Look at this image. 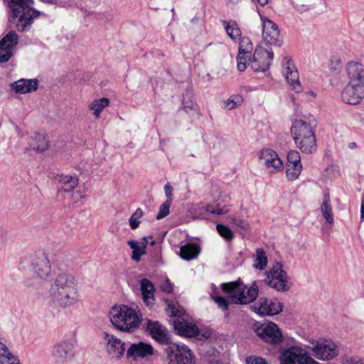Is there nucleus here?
I'll list each match as a JSON object with an SVG mask.
<instances>
[{
  "label": "nucleus",
  "instance_id": "nucleus-31",
  "mask_svg": "<svg viewBox=\"0 0 364 364\" xmlns=\"http://www.w3.org/2000/svg\"><path fill=\"white\" fill-rule=\"evenodd\" d=\"M0 364H21L18 357L14 355L1 342H0Z\"/></svg>",
  "mask_w": 364,
  "mask_h": 364
},
{
  "label": "nucleus",
  "instance_id": "nucleus-45",
  "mask_svg": "<svg viewBox=\"0 0 364 364\" xmlns=\"http://www.w3.org/2000/svg\"><path fill=\"white\" fill-rule=\"evenodd\" d=\"M205 210L208 213L215 214V215H223L228 213L227 209L221 208L218 205L213 206L211 205H208L205 206Z\"/></svg>",
  "mask_w": 364,
  "mask_h": 364
},
{
  "label": "nucleus",
  "instance_id": "nucleus-49",
  "mask_svg": "<svg viewBox=\"0 0 364 364\" xmlns=\"http://www.w3.org/2000/svg\"><path fill=\"white\" fill-rule=\"evenodd\" d=\"M161 289L162 291L166 292V293L171 292L173 290V287H172L171 283L168 280L165 281L161 285Z\"/></svg>",
  "mask_w": 364,
  "mask_h": 364
},
{
  "label": "nucleus",
  "instance_id": "nucleus-57",
  "mask_svg": "<svg viewBox=\"0 0 364 364\" xmlns=\"http://www.w3.org/2000/svg\"><path fill=\"white\" fill-rule=\"evenodd\" d=\"M148 243V240H147V238L146 237H143V242L141 243V245H143L144 244H146V245H147Z\"/></svg>",
  "mask_w": 364,
  "mask_h": 364
},
{
  "label": "nucleus",
  "instance_id": "nucleus-33",
  "mask_svg": "<svg viewBox=\"0 0 364 364\" xmlns=\"http://www.w3.org/2000/svg\"><path fill=\"white\" fill-rule=\"evenodd\" d=\"M109 104L108 98L102 97L100 99L93 100L89 105V109L93 111V115L95 118H99L101 112L107 107Z\"/></svg>",
  "mask_w": 364,
  "mask_h": 364
},
{
  "label": "nucleus",
  "instance_id": "nucleus-48",
  "mask_svg": "<svg viewBox=\"0 0 364 364\" xmlns=\"http://www.w3.org/2000/svg\"><path fill=\"white\" fill-rule=\"evenodd\" d=\"M7 241L8 232L5 230L0 228V252L4 248Z\"/></svg>",
  "mask_w": 364,
  "mask_h": 364
},
{
  "label": "nucleus",
  "instance_id": "nucleus-17",
  "mask_svg": "<svg viewBox=\"0 0 364 364\" xmlns=\"http://www.w3.org/2000/svg\"><path fill=\"white\" fill-rule=\"evenodd\" d=\"M103 338L106 343L107 354L114 359H121L126 351L125 343L113 334L107 332L103 333Z\"/></svg>",
  "mask_w": 364,
  "mask_h": 364
},
{
  "label": "nucleus",
  "instance_id": "nucleus-12",
  "mask_svg": "<svg viewBox=\"0 0 364 364\" xmlns=\"http://www.w3.org/2000/svg\"><path fill=\"white\" fill-rule=\"evenodd\" d=\"M260 16L262 24V38L266 45L281 46L283 38L280 33L278 25L266 16Z\"/></svg>",
  "mask_w": 364,
  "mask_h": 364
},
{
  "label": "nucleus",
  "instance_id": "nucleus-19",
  "mask_svg": "<svg viewBox=\"0 0 364 364\" xmlns=\"http://www.w3.org/2000/svg\"><path fill=\"white\" fill-rule=\"evenodd\" d=\"M154 348L149 343L139 341L132 343L126 352V357L136 361L139 359H145L154 355Z\"/></svg>",
  "mask_w": 364,
  "mask_h": 364
},
{
  "label": "nucleus",
  "instance_id": "nucleus-59",
  "mask_svg": "<svg viewBox=\"0 0 364 364\" xmlns=\"http://www.w3.org/2000/svg\"><path fill=\"white\" fill-rule=\"evenodd\" d=\"M151 245H155V241L154 240L151 241Z\"/></svg>",
  "mask_w": 364,
  "mask_h": 364
},
{
  "label": "nucleus",
  "instance_id": "nucleus-2",
  "mask_svg": "<svg viewBox=\"0 0 364 364\" xmlns=\"http://www.w3.org/2000/svg\"><path fill=\"white\" fill-rule=\"evenodd\" d=\"M112 324L119 331L127 333L135 331L141 321L139 311L127 305L113 306L109 312Z\"/></svg>",
  "mask_w": 364,
  "mask_h": 364
},
{
  "label": "nucleus",
  "instance_id": "nucleus-34",
  "mask_svg": "<svg viewBox=\"0 0 364 364\" xmlns=\"http://www.w3.org/2000/svg\"><path fill=\"white\" fill-rule=\"evenodd\" d=\"M223 24L225 26L228 36L231 39L235 40L237 38L240 37L241 31L235 21H223Z\"/></svg>",
  "mask_w": 364,
  "mask_h": 364
},
{
  "label": "nucleus",
  "instance_id": "nucleus-8",
  "mask_svg": "<svg viewBox=\"0 0 364 364\" xmlns=\"http://www.w3.org/2000/svg\"><path fill=\"white\" fill-rule=\"evenodd\" d=\"M265 283L278 291H287L291 288L289 278L280 262H277L267 272Z\"/></svg>",
  "mask_w": 364,
  "mask_h": 364
},
{
  "label": "nucleus",
  "instance_id": "nucleus-43",
  "mask_svg": "<svg viewBox=\"0 0 364 364\" xmlns=\"http://www.w3.org/2000/svg\"><path fill=\"white\" fill-rule=\"evenodd\" d=\"M287 159V164H301L300 154L298 151L291 150L288 152Z\"/></svg>",
  "mask_w": 364,
  "mask_h": 364
},
{
  "label": "nucleus",
  "instance_id": "nucleus-35",
  "mask_svg": "<svg viewBox=\"0 0 364 364\" xmlns=\"http://www.w3.org/2000/svg\"><path fill=\"white\" fill-rule=\"evenodd\" d=\"M254 257V267L257 269H264L267 264V257L265 252L262 249L258 248L256 250V255Z\"/></svg>",
  "mask_w": 364,
  "mask_h": 364
},
{
  "label": "nucleus",
  "instance_id": "nucleus-53",
  "mask_svg": "<svg viewBox=\"0 0 364 364\" xmlns=\"http://www.w3.org/2000/svg\"><path fill=\"white\" fill-rule=\"evenodd\" d=\"M360 219L364 220V196H362L361 205H360Z\"/></svg>",
  "mask_w": 364,
  "mask_h": 364
},
{
  "label": "nucleus",
  "instance_id": "nucleus-22",
  "mask_svg": "<svg viewBox=\"0 0 364 364\" xmlns=\"http://www.w3.org/2000/svg\"><path fill=\"white\" fill-rule=\"evenodd\" d=\"M253 46L248 37L240 38L239 43V52L237 57V69L240 72H243L247 68V59L252 56Z\"/></svg>",
  "mask_w": 364,
  "mask_h": 364
},
{
  "label": "nucleus",
  "instance_id": "nucleus-50",
  "mask_svg": "<svg viewBox=\"0 0 364 364\" xmlns=\"http://www.w3.org/2000/svg\"><path fill=\"white\" fill-rule=\"evenodd\" d=\"M164 191L167 198L166 200L172 199L171 196L173 193V188L170 184L167 183L164 186Z\"/></svg>",
  "mask_w": 364,
  "mask_h": 364
},
{
  "label": "nucleus",
  "instance_id": "nucleus-14",
  "mask_svg": "<svg viewBox=\"0 0 364 364\" xmlns=\"http://www.w3.org/2000/svg\"><path fill=\"white\" fill-rule=\"evenodd\" d=\"M272 50H267L262 48H257L252 58L247 59L249 65L255 72H265L269 69L273 59Z\"/></svg>",
  "mask_w": 364,
  "mask_h": 364
},
{
  "label": "nucleus",
  "instance_id": "nucleus-9",
  "mask_svg": "<svg viewBox=\"0 0 364 364\" xmlns=\"http://www.w3.org/2000/svg\"><path fill=\"white\" fill-rule=\"evenodd\" d=\"M168 364H196L191 349L183 343H173L165 349Z\"/></svg>",
  "mask_w": 364,
  "mask_h": 364
},
{
  "label": "nucleus",
  "instance_id": "nucleus-18",
  "mask_svg": "<svg viewBox=\"0 0 364 364\" xmlns=\"http://www.w3.org/2000/svg\"><path fill=\"white\" fill-rule=\"evenodd\" d=\"M282 68L284 75L291 89L296 92H301V85L299 79V73L290 58L285 57L284 58Z\"/></svg>",
  "mask_w": 364,
  "mask_h": 364
},
{
  "label": "nucleus",
  "instance_id": "nucleus-30",
  "mask_svg": "<svg viewBox=\"0 0 364 364\" xmlns=\"http://www.w3.org/2000/svg\"><path fill=\"white\" fill-rule=\"evenodd\" d=\"M200 253V247L196 243H187L180 248L179 255L185 260L189 261L198 257Z\"/></svg>",
  "mask_w": 364,
  "mask_h": 364
},
{
  "label": "nucleus",
  "instance_id": "nucleus-23",
  "mask_svg": "<svg viewBox=\"0 0 364 364\" xmlns=\"http://www.w3.org/2000/svg\"><path fill=\"white\" fill-rule=\"evenodd\" d=\"M259 160L263 161V164L267 169L270 172L281 171L283 168V162L279 157L277 153L270 149L261 150Z\"/></svg>",
  "mask_w": 364,
  "mask_h": 364
},
{
  "label": "nucleus",
  "instance_id": "nucleus-39",
  "mask_svg": "<svg viewBox=\"0 0 364 364\" xmlns=\"http://www.w3.org/2000/svg\"><path fill=\"white\" fill-rule=\"evenodd\" d=\"M144 213L141 208H137L129 218V225L132 230L137 228L140 224L139 219L143 216Z\"/></svg>",
  "mask_w": 364,
  "mask_h": 364
},
{
  "label": "nucleus",
  "instance_id": "nucleus-38",
  "mask_svg": "<svg viewBox=\"0 0 364 364\" xmlns=\"http://www.w3.org/2000/svg\"><path fill=\"white\" fill-rule=\"evenodd\" d=\"M216 229L219 235L227 242H231L234 238V232L227 225L218 224Z\"/></svg>",
  "mask_w": 364,
  "mask_h": 364
},
{
  "label": "nucleus",
  "instance_id": "nucleus-21",
  "mask_svg": "<svg viewBox=\"0 0 364 364\" xmlns=\"http://www.w3.org/2000/svg\"><path fill=\"white\" fill-rule=\"evenodd\" d=\"M145 326L146 330L149 332L152 338L159 343L168 346L172 344L167 329L160 324L159 321L147 319Z\"/></svg>",
  "mask_w": 364,
  "mask_h": 364
},
{
  "label": "nucleus",
  "instance_id": "nucleus-51",
  "mask_svg": "<svg viewBox=\"0 0 364 364\" xmlns=\"http://www.w3.org/2000/svg\"><path fill=\"white\" fill-rule=\"evenodd\" d=\"M248 364H267L265 359L259 357L255 358L252 360H247Z\"/></svg>",
  "mask_w": 364,
  "mask_h": 364
},
{
  "label": "nucleus",
  "instance_id": "nucleus-44",
  "mask_svg": "<svg viewBox=\"0 0 364 364\" xmlns=\"http://www.w3.org/2000/svg\"><path fill=\"white\" fill-rule=\"evenodd\" d=\"M211 297L220 309H221L223 311L228 310L229 301L228 299L221 296H211Z\"/></svg>",
  "mask_w": 364,
  "mask_h": 364
},
{
  "label": "nucleus",
  "instance_id": "nucleus-24",
  "mask_svg": "<svg viewBox=\"0 0 364 364\" xmlns=\"http://www.w3.org/2000/svg\"><path fill=\"white\" fill-rule=\"evenodd\" d=\"M315 356L321 360H331L337 356L338 350L336 345L331 341L318 342L313 348Z\"/></svg>",
  "mask_w": 364,
  "mask_h": 364
},
{
  "label": "nucleus",
  "instance_id": "nucleus-36",
  "mask_svg": "<svg viewBox=\"0 0 364 364\" xmlns=\"http://www.w3.org/2000/svg\"><path fill=\"white\" fill-rule=\"evenodd\" d=\"M36 143L35 145H32V149L38 152H43L46 151L48 147V141L44 134L41 133H36L33 139Z\"/></svg>",
  "mask_w": 364,
  "mask_h": 364
},
{
  "label": "nucleus",
  "instance_id": "nucleus-11",
  "mask_svg": "<svg viewBox=\"0 0 364 364\" xmlns=\"http://www.w3.org/2000/svg\"><path fill=\"white\" fill-rule=\"evenodd\" d=\"M76 340L64 339L57 343L52 349V356L58 364L73 360L75 355Z\"/></svg>",
  "mask_w": 364,
  "mask_h": 364
},
{
  "label": "nucleus",
  "instance_id": "nucleus-58",
  "mask_svg": "<svg viewBox=\"0 0 364 364\" xmlns=\"http://www.w3.org/2000/svg\"><path fill=\"white\" fill-rule=\"evenodd\" d=\"M210 364H221V363H219L218 362H212Z\"/></svg>",
  "mask_w": 364,
  "mask_h": 364
},
{
  "label": "nucleus",
  "instance_id": "nucleus-29",
  "mask_svg": "<svg viewBox=\"0 0 364 364\" xmlns=\"http://www.w3.org/2000/svg\"><path fill=\"white\" fill-rule=\"evenodd\" d=\"M58 183V188L64 192H71L78 185V178L76 176L60 174L55 177Z\"/></svg>",
  "mask_w": 364,
  "mask_h": 364
},
{
  "label": "nucleus",
  "instance_id": "nucleus-55",
  "mask_svg": "<svg viewBox=\"0 0 364 364\" xmlns=\"http://www.w3.org/2000/svg\"><path fill=\"white\" fill-rule=\"evenodd\" d=\"M270 0H257V2L262 6L267 5Z\"/></svg>",
  "mask_w": 364,
  "mask_h": 364
},
{
  "label": "nucleus",
  "instance_id": "nucleus-5",
  "mask_svg": "<svg viewBox=\"0 0 364 364\" xmlns=\"http://www.w3.org/2000/svg\"><path fill=\"white\" fill-rule=\"evenodd\" d=\"M221 289L229 295V297L233 304H247L254 301L259 294V287L257 282L247 287L240 280L223 283Z\"/></svg>",
  "mask_w": 364,
  "mask_h": 364
},
{
  "label": "nucleus",
  "instance_id": "nucleus-16",
  "mask_svg": "<svg viewBox=\"0 0 364 364\" xmlns=\"http://www.w3.org/2000/svg\"><path fill=\"white\" fill-rule=\"evenodd\" d=\"M18 43L16 31H11L0 41V63L8 62L14 55V49Z\"/></svg>",
  "mask_w": 364,
  "mask_h": 364
},
{
  "label": "nucleus",
  "instance_id": "nucleus-25",
  "mask_svg": "<svg viewBox=\"0 0 364 364\" xmlns=\"http://www.w3.org/2000/svg\"><path fill=\"white\" fill-rule=\"evenodd\" d=\"M350 83H356L364 85V68L359 62L351 61L346 65Z\"/></svg>",
  "mask_w": 364,
  "mask_h": 364
},
{
  "label": "nucleus",
  "instance_id": "nucleus-10",
  "mask_svg": "<svg viewBox=\"0 0 364 364\" xmlns=\"http://www.w3.org/2000/svg\"><path fill=\"white\" fill-rule=\"evenodd\" d=\"M280 364H319L303 348L291 346L283 349L279 355Z\"/></svg>",
  "mask_w": 364,
  "mask_h": 364
},
{
  "label": "nucleus",
  "instance_id": "nucleus-27",
  "mask_svg": "<svg viewBox=\"0 0 364 364\" xmlns=\"http://www.w3.org/2000/svg\"><path fill=\"white\" fill-rule=\"evenodd\" d=\"M11 87L17 93L25 94L36 91L38 88V81L36 79H20L11 84Z\"/></svg>",
  "mask_w": 364,
  "mask_h": 364
},
{
  "label": "nucleus",
  "instance_id": "nucleus-4",
  "mask_svg": "<svg viewBox=\"0 0 364 364\" xmlns=\"http://www.w3.org/2000/svg\"><path fill=\"white\" fill-rule=\"evenodd\" d=\"M8 6L11 10V18H18L17 29L23 32L28 29L33 22V19L41 15V12L31 6L33 0H7Z\"/></svg>",
  "mask_w": 364,
  "mask_h": 364
},
{
  "label": "nucleus",
  "instance_id": "nucleus-32",
  "mask_svg": "<svg viewBox=\"0 0 364 364\" xmlns=\"http://www.w3.org/2000/svg\"><path fill=\"white\" fill-rule=\"evenodd\" d=\"M320 209L326 222L329 224H332L333 223V215L328 193L324 194Z\"/></svg>",
  "mask_w": 364,
  "mask_h": 364
},
{
  "label": "nucleus",
  "instance_id": "nucleus-7",
  "mask_svg": "<svg viewBox=\"0 0 364 364\" xmlns=\"http://www.w3.org/2000/svg\"><path fill=\"white\" fill-rule=\"evenodd\" d=\"M27 264L28 269L37 279L45 281L50 277L51 265L46 252L38 251L31 255Z\"/></svg>",
  "mask_w": 364,
  "mask_h": 364
},
{
  "label": "nucleus",
  "instance_id": "nucleus-26",
  "mask_svg": "<svg viewBox=\"0 0 364 364\" xmlns=\"http://www.w3.org/2000/svg\"><path fill=\"white\" fill-rule=\"evenodd\" d=\"M182 105L183 110L189 115L196 117L200 116L199 107L195 100L192 89L188 88L184 92Z\"/></svg>",
  "mask_w": 364,
  "mask_h": 364
},
{
  "label": "nucleus",
  "instance_id": "nucleus-20",
  "mask_svg": "<svg viewBox=\"0 0 364 364\" xmlns=\"http://www.w3.org/2000/svg\"><path fill=\"white\" fill-rule=\"evenodd\" d=\"M364 97V85L348 83L341 92L342 100L349 105H357Z\"/></svg>",
  "mask_w": 364,
  "mask_h": 364
},
{
  "label": "nucleus",
  "instance_id": "nucleus-1",
  "mask_svg": "<svg viewBox=\"0 0 364 364\" xmlns=\"http://www.w3.org/2000/svg\"><path fill=\"white\" fill-rule=\"evenodd\" d=\"M48 298L57 308L68 309L77 304L79 291L76 278L71 274H58L50 284Z\"/></svg>",
  "mask_w": 364,
  "mask_h": 364
},
{
  "label": "nucleus",
  "instance_id": "nucleus-3",
  "mask_svg": "<svg viewBox=\"0 0 364 364\" xmlns=\"http://www.w3.org/2000/svg\"><path fill=\"white\" fill-rule=\"evenodd\" d=\"M291 133L295 144L302 152L312 154L316 151V139L311 124L296 119L291 124Z\"/></svg>",
  "mask_w": 364,
  "mask_h": 364
},
{
  "label": "nucleus",
  "instance_id": "nucleus-52",
  "mask_svg": "<svg viewBox=\"0 0 364 364\" xmlns=\"http://www.w3.org/2000/svg\"><path fill=\"white\" fill-rule=\"evenodd\" d=\"M127 243H128L129 246L133 250H136L139 247H141V245H139V242L137 241H135V240H129Z\"/></svg>",
  "mask_w": 364,
  "mask_h": 364
},
{
  "label": "nucleus",
  "instance_id": "nucleus-60",
  "mask_svg": "<svg viewBox=\"0 0 364 364\" xmlns=\"http://www.w3.org/2000/svg\"><path fill=\"white\" fill-rule=\"evenodd\" d=\"M16 18L10 19V21H14Z\"/></svg>",
  "mask_w": 364,
  "mask_h": 364
},
{
  "label": "nucleus",
  "instance_id": "nucleus-54",
  "mask_svg": "<svg viewBox=\"0 0 364 364\" xmlns=\"http://www.w3.org/2000/svg\"><path fill=\"white\" fill-rule=\"evenodd\" d=\"M43 4H48L52 5H56L58 4V0H40Z\"/></svg>",
  "mask_w": 364,
  "mask_h": 364
},
{
  "label": "nucleus",
  "instance_id": "nucleus-42",
  "mask_svg": "<svg viewBox=\"0 0 364 364\" xmlns=\"http://www.w3.org/2000/svg\"><path fill=\"white\" fill-rule=\"evenodd\" d=\"M230 219L235 226L240 228L241 230L247 231L250 229V225L245 220L235 215H231Z\"/></svg>",
  "mask_w": 364,
  "mask_h": 364
},
{
  "label": "nucleus",
  "instance_id": "nucleus-46",
  "mask_svg": "<svg viewBox=\"0 0 364 364\" xmlns=\"http://www.w3.org/2000/svg\"><path fill=\"white\" fill-rule=\"evenodd\" d=\"M146 244L141 245L136 250H132V258L136 262H139L142 255L145 254Z\"/></svg>",
  "mask_w": 364,
  "mask_h": 364
},
{
  "label": "nucleus",
  "instance_id": "nucleus-47",
  "mask_svg": "<svg viewBox=\"0 0 364 364\" xmlns=\"http://www.w3.org/2000/svg\"><path fill=\"white\" fill-rule=\"evenodd\" d=\"M343 364H364L362 360L353 356H345L342 359Z\"/></svg>",
  "mask_w": 364,
  "mask_h": 364
},
{
  "label": "nucleus",
  "instance_id": "nucleus-15",
  "mask_svg": "<svg viewBox=\"0 0 364 364\" xmlns=\"http://www.w3.org/2000/svg\"><path fill=\"white\" fill-rule=\"evenodd\" d=\"M251 308L255 313L261 316H274L282 311L283 304L277 299L259 298L251 306Z\"/></svg>",
  "mask_w": 364,
  "mask_h": 364
},
{
  "label": "nucleus",
  "instance_id": "nucleus-56",
  "mask_svg": "<svg viewBox=\"0 0 364 364\" xmlns=\"http://www.w3.org/2000/svg\"><path fill=\"white\" fill-rule=\"evenodd\" d=\"M356 146H357V145H356V143H355V142H351V143H350V144H348V147H349L350 149H354V148H355Z\"/></svg>",
  "mask_w": 364,
  "mask_h": 364
},
{
  "label": "nucleus",
  "instance_id": "nucleus-40",
  "mask_svg": "<svg viewBox=\"0 0 364 364\" xmlns=\"http://www.w3.org/2000/svg\"><path fill=\"white\" fill-rule=\"evenodd\" d=\"M243 97L240 95H232L225 102V108L230 110L240 105Z\"/></svg>",
  "mask_w": 364,
  "mask_h": 364
},
{
  "label": "nucleus",
  "instance_id": "nucleus-37",
  "mask_svg": "<svg viewBox=\"0 0 364 364\" xmlns=\"http://www.w3.org/2000/svg\"><path fill=\"white\" fill-rule=\"evenodd\" d=\"M302 170L301 164H287L286 174L289 181H294L299 178Z\"/></svg>",
  "mask_w": 364,
  "mask_h": 364
},
{
  "label": "nucleus",
  "instance_id": "nucleus-28",
  "mask_svg": "<svg viewBox=\"0 0 364 364\" xmlns=\"http://www.w3.org/2000/svg\"><path fill=\"white\" fill-rule=\"evenodd\" d=\"M140 290L144 303L148 306H151L155 301V288L153 283L148 279H142L140 281Z\"/></svg>",
  "mask_w": 364,
  "mask_h": 364
},
{
  "label": "nucleus",
  "instance_id": "nucleus-13",
  "mask_svg": "<svg viewBox=\"0 0 364 364\" xmlns=\"http://www.w3.org/2000/svg\"><path fill=\"white\" fill-rule=\"evenodd\" d=\"M255 333L262 340L269 344L279 345L284 340L281 330L273 322L264 323L256 327Z\"/></svg>",
  "mask_w": 364,
  "mask_h": 364
},
{
  "label": "nucleus",
  "instance_id": "nucleus-6",
  "mask_svg": "<svg viewBox=\"0 0 364 364\" xmlns=\"http://www.w3.org/2000/svg\"><path fill=\"white\" fill-rule=\"evenodd\" d=\"M166 313L171 317H176L173 321V327L177 333L185 337H195L199 334V329L196 324L189 323L181 318L185 311L183 308L173 301H168Z\"/></svg>",
  "mask_w": 364,
  "mask_h": 364
},
{
  "label": "nucleus",
  "instance_id": "nucleus-41",
  "mask_svg": "<svg viewBox=\"0 0 364 364\" xmlns=\"http://www.w3.org/2000/svg\"><path fill=\"white\" fill-rule=\"evenodd\" d=\"M172 203V199L166 200L164 203H163L160 208L158 214L156 215V218L157 220H161L169 214V209Z\"/></svg>",
  "mask_w": 364,
  "mask_h": 364
}]
</instances>
